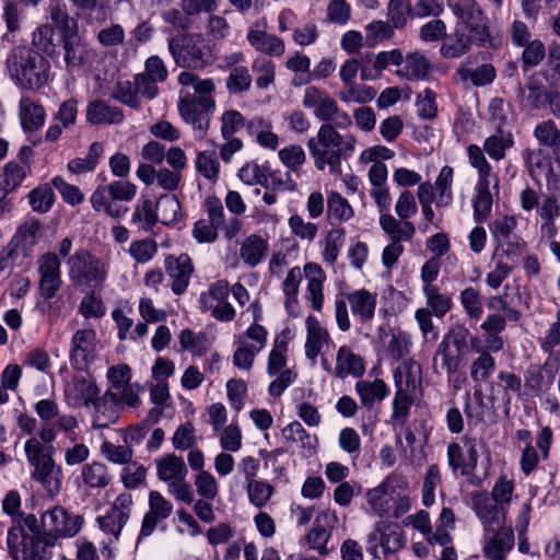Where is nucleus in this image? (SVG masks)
I'll return each instance as SVG.
<instances>
[{
    "mask_svg": "<svg viewBox=\"0 0 560 560\" xmlns=\"http://www.w3.org/2000/svg\"><path fill=\"white\" fill-rule=\"evenodd\" d=\"M352 135H341L331 124H323L317 135L307 140V149L318 171L326 166L332 175L341 174V160L349 159L355 148Z\"/></svg>",
    "mask_w": 560,
    "mask_h": 560,
    "instance_id": "1",
    "label": "nucleus"
},
{
    "mask_svg": "<svg viewBox=\"0 0 560 560\" xmlns=\"http://www.w3.org/2000/svg\"><path fill=\"white\" fill-rule=\"evenodd\" d=\"M10 79L22 90L36 91L49 81L50 63L30 46H14L5 59Z\"/></svg>",
    "mask_w": 560,
    "mask_h": 560,
    "instance_id": "2",
    "label": "nucleus"
},
{
    "mask_svg": "<svg viewBox=\"0 0 560 560\" xmlns=\"http://www.w3.org/2000/svg\"><path fill=\"white\" fill-rule=\"evenodd\" d=\"M7 537L9 553L14 560H50L43 544V527L34 514L19 513Z\"/></svg>",
    "mask_w": 560,
    "mask_h": 560,
    "instance_id": "3",
    "label": "nucleus"
},
{
    "mask_svg": "<svg viewBox=\"0 0 560 560\" xmlns=\"http://www.w3.org/2000/svg\"><path fill=\"white\" fill-rule=\"evenodd\" d=\"M471 44L494 47L489 32L488 18L481 8L456 24L454 34L448 36L441 46V54L445 58H458L469 50Z\"/></svg>",
    "mask_w": 560,
    "mask_h": 560,
    "instance_id": "4",
    "label": "nucleus"
},
{
    "mask_svg": "<svg viewBox=\"0 0 560 560\" xmlns=\"http://www.w3.org/2000/svg\"><path fill=\"white\" fill-rule=\"evenodd\" d=\"M471 44L494 47L489 32L488 18L481 8L456 24L454 34L448 36L441 46V54L445 58H458L469 50Z\"/></svg>",
    "mask_w": 560,
    "mask_h": 560,
    "instance_id": "5",
    "label": "nucleus"
},
{
    "mask_svg": "<svg viewBox=\"0 0 560 560\" xmlns=\"http://www.w3.org/2000/svg\"><path fill=\"white\" fill-rule=\"evenodd\" d=\"M406 489V481L401 475L390 474L384 481L365 493L371 511L380 516L390 515L399 518L409 510V499L401 495Z\"/></svg>",
    "mask_w": 560,
    "mask_h": 560,
    "instance_id": "6",
    "label": "nucleus"
},
{
    "mask_svg": "<svg viewBox=\"0 0 560 560\" xmlns=\"http://www.w3.org/2000/svg\"><path fill=\"white\" fill-rule=\"evenodd\" d=\"M168 51L177 67L201 70L211 65V49L200 33H184L167 40Z\"/></svg>",
    "mask_w": 560,
    "mask_h": 560,
    "instance_id": "7",
    "label": "nucleus"
},
{
    "mask_svg": "<svg viewBox=\"0 0 560 560\" xmlns=\"http://www.w3.org/2000/svg\"><path fill=\"white\" fill-rule=\"evenodd\" d=\"M67 265L69 266V278L75 287L82 291L102 289L107 277L105 264L89 250H77L68 258Z\"/></svg>",
    "mask_w": 560,
    "mask_h": 560,
    "instance_id": "8",
    "label": "nucleus"
},
{
    "mask_svg": "<svg viewBox=\"0 0 560 560\" xmlns=\"http://www.w3.org/2000/svg\"><path fill=\"white\" fill-rule=\"evenodd\" d=\"M137 186L128 180H114L108 185L98 186L92 194L90 201L95 211H104L113 219H119L127 213L128 208L118 205L135 198Z\"/></svg>",
    "mask_w": 560,
    "mask_h": 560,
    "instance_id": "9",
    "label": "nucleus"
},
{
    "mask_svg": "<svg viewBox=\"0 0 560 560\" xmlns=\"http://www.w3.org/2000/svg\"><path fill=\"white\" fill-rule=\"evenodd\" d=\"M213 109L214 100L211 96L187 94L178 102V112L182 118L194 127L199 139L203 138L209 129Z\"/></svg>",
    "mask_w": 560,
    "mask_h": 560,
    "instance_id": "10",
    "label": "nucleus"
},
{
    "mask_svg": "<svg viewBox=\"0 0 560 560\" xmlns=\"http://www.w3.org/2000/svg\"><path fill=\"white\" fill-rule=\"evenodd\" d=\"M100 388L92 381L83 376H74L65 388L67 402L77 408L92 405L95 409L94 427L105 428L108 422H101V411L104 401L100 399Z\"/></svg>",
    "mask_w": 560,
    "mask_h": 560,
    "instance_id": "11",
    "label": "nucleus"
},
{
    "mask_svg": "<svg viewBox=\"0 0 560 560\" xmlns=\"http://www.w3.org/2000/svg\"><path fill=\"white\" fill-rule=\"evenodd\" d=\"M396 393L393 400V421H405L413 404L416 378L410 365L399 366L394 372Z\"/></svg>",
    "mask_w": 560,
    "mask_h": 560,
    "instance_id": "12",
    "label": "nucleus"
},
{
    "mask_svg": "<svg viewBox=\"0 0 560 560\" xmlns=\"http://www.w3.org/2000/svg\"><path fill=\"white\" fill-rule=\"evenodd\" d=\"M42 527L45 550L52 547L59 537L73 536L79 532L77 522L61 506H55L42 515Z\"/></svg>",
    "mask_w": 560,
    "mask_h": 560,
    "instance_id": "13",
    "label": "nucleus"
},
{
    "mask_svg": "<svg viewBox=\"0 0 560 560\" xmlns=\"http://www.w3.org/2000/svg\"><path fill=\"white\" fill-rule=\"evenodd\" d=\"M472 509L486 532L490 533L508 528L504 526L505 508L498 504L487 492H477L472 495Z\"/></svg>",
    "mask_w": 560,
    "mask_h": 560,
    "instance_id": "14",
    "label": "nucleus"
},
{
    "mask_svg": "<svg viewBox=\"0 0 560 560\" xmlns=\"http://www.w3.org/2000/svg\"><path fill=\"white\" fill-rule=\"evenodd\" d=\"M96 332L94 329H80L71 339L70 363L79 371H84L95 359Z\"/></svg>",
    "mask_w": 560,
    "mask_h": 560,
    "instance_id": "15",
    "label": "nucleus"
},
{
    "mask_svg": "<svg viewBox=\"0 0 560 560\" xmlns=\"http://www.w3.org/2000/svg\"><path fill=\"white\" fill-rule=\"evenodd\" d=\"M165 268L168 277L172 279V291L176 295L183 294L194 272V266L187 254H180L177 257L167 256L165 258Z\"/></svg>",
    "mask_w": 560,
    "mask_h": 560,
    "instance_id": "16",
    "label": "nucleus"
},
{
    "mask_svg": "<svg viewBox=\"0 0 560 560\" xmlns=\"http://www.w3.org/2000/svg\"><path fill=\"white\" fill-rule=\"evenodd\" d=\"M491 533L492 535L485 539L482 547L485 557L488 560H505L515 542L512 528H502Z\"/></svg>",
    "mask_w": 560,
    "mask_h": 560,
    "instance_id": "17",
    "label": "nucleus"
},
{
    "mask_svg": "<svg viewBox=\"0 0 560 560\" xmlns=\"http://www.w3.org/2000/svg\"><path fill=\"white\" fill-rule=\"evenodd\" d=\"M63 49V60L68 71L82 68L91 59V50L86 42L79 36L60 40Z\"/></svg>",
    "mask_w": 560,
    "mask_h": 560,
    "instance_id": "18",
    "label": "nucleus"
},
{
    "mask_svg": "<svg viewBox=\"0 0 560 560\" xmlns=\"http://www.w3.org/2000/svg\"><path fill=\"white\" fill-rule=\"evenodd\" d=\"M364 372L365 364L363 359L353 353L349 347H340L336 357L335 375L339 378H345L348 375L361 377Z\"/></svg>",
    "mask_w": 560,
    "mask_h": 560,
    "instance_id": "19",
    "label": "nucleus"
},
{
    "mask_svg": "<svg viewBox=\"0 0 560 560\" xmlns=\"http://www.w3.org/2000/svg\"><path fill=\"white\" fill-rule=\"evenodd\" d=\"M50 19L54 26L59 32L60 40L79 36V25L75 18L68 12L66 4L59 1L51 2L49 5Z\"/></svg>",
    "mask_w": 560,
    "mask_h": 560,
    "instance_id": "20",
    "label": "nucleus"
},
{
    "mask_svg": "<svg viewBox=\"0 0 560 560\" xmlns=\"http://www.w3.org/2000/svg\"><path fill=\"white\" fill-rule=\"evenodd\" d=\"M352 314L360 318L362 323L370 322L375 314L376 295L365 289L355 290L347 293Z\"/></svg>",
    "mask_w": 560,
    "mask_h": 560,
    "instance_id": "21",
    "label": "nucleus"
},
{
    "mask_svg": "<svg viewBox=\"0 0 560 560\" xmlns=\"http://www.w3.org/2000/svg\"><path fill=\"white\" fill-rule=\"evenodd\" d=\"M156 474L160 480L168 486L174 481L186 479L188 469L182 457L175 454H167L156 459Z\"/></svg>",
    "mask_w": 560,
    "mask_h": 560,
    "instance_id": "22",
    "label": "nucleus"
},
{
    "mask_svg": "<svg viewBox=\"0 0 560 560\" xmlns=\"http://www.w3.org/2000/svg\"><path fill=\"white\" fill-rule=\"evenodd\" d=\"M24 450L27 462L34 467V471L32 474L40 472L43 466L48 468L49 465L56 464L52 458L55 452L54 446L43 445L36 438L28 439L25 442Z\"/></svg>",
    "mask_w": 560,
    "mask_h": 560,
    "instance_id": "23",
    "label": "nucleus"
},
{
    "mask_svg": "<svg viewBox=\"0 0 560 560\" xmlns=\"http://www.w3.org/2000/svg\"><path fill=\"white\" fill-rule=\"evenodd\" d=\"M377 532L381 533V548L385 557L405 547L404 530L397 523L380 521L377 522Z\"/></svg>",
    "mask_w": 560,
    "mask_h": 560,
    "instance_id": "24",
    "label": "nucleus"
},
{
    "mask_svg": "<svg viewBox=\"0 0 560 560\" xmlns=\"http://www.w3.org/2000/svg\"><path fill=\"white\" fill-rule=\"evenodd\" d=\"M86 119L92 125L118 124L122 121V110L110 106L102 100H95L88 105Z\"/></svg>",
    "mask_w": 560,
    "mask_h": 560,
    "instance_id": "25",
    "label": "nucleus"
},
{
    "mask_svg": "<svg viewBox=\"0 0 560 560\" xmlns=\"http://www.w3.org/2000/svg\"><path fill=\"white\" fill-rule=\"evenodd\" d=\"M303 272L308 280L307 291L312 301V307L320 311L324 303L323 283L326 278L324 270L318 264L307 262Z\"/></svg>",
    "mask_w": 560,
    "mask_h": 560,
    "instance_id": "26",
    "label": "nucleus"
},
{
    "mask_svg": "<svg viewBox=\"0 0 560 560\" xmlns=\"http://www.w3.org/2000/svg\"><path fill=\"white\" fill-rule=\"evenodd\" d=\"M355 390L360 397L361 405L366 409H372L374 402L381 401L387 397L389 389L381 378L370 381H359L355 384Z\"/></svg>",
    "mask_w": 560,
    "mask_h": 560,
    "instance_id": "27",
    "label": "nucleus"
},
{
    "mask_svg": "<svg viewBox=\"0 0 560 560\" xmlns=\"http://www.w3.org/2000/svg\"><path fill=\"white\" fill-rule=\"evenodd\" d=\"M330 518L331 516L326 512L318 514L306 536L310 547L318 550L322 556H326L329 552L326 545L330 537V530L328 529Z\"/></svg>",
    "mask_w": 560,
    "mask_h": 560,
    "instance_id": "28",
    "label": "nucleus"
},
{
    "mask_svg": "<svg viewBox=\"0 0 560 560\" xmlns=\"http://www.w3.org/2000/svg\"><path fill=\"white\" fill-rule=\"evenodd\" d=\"M247 39L257 50L275 56H281L284 52L283 40L272 34L258 30H250Z\"/></svg>",
    "mask_w": 560,
    "mask_h": 560,
    "instance_id": "29",
    "label": "nucleus"
},
{
    "mask_svg": "<svg viewBox=\"0 0 560 560\" xmlns=\"http://www.w3.org/2000/svg\"><path fill=\"white\" fill-rule=\"evenodd\" d=\"M54 26L49 24H43L36 27L32 34V48L50 58L58 56L59 50L54 43Z\"/></svg>",
    "mask_w": 560,
    "mask_h": 560,
    "instance_id": "30",
    "label": "nucleus"
},
{
    "mask_svg": "<svg viewBox=\"0 0 560 560\" xmlns=\"http://www.w3.org/2000/svg\"><path fill=\"white\" fill-rule=\"evenodd\" d=\"M549 92L541 82L530 80L525 85H518L517 96L525 101L530 109H539L546 105Z\"/></svg>",
    "mask_w": 560,
    "mask_h": 560,
    "instance_id": "31",
    "label": "nucleus"
},
{
    "mask_svg": "<svg viewBox=\"0 0 560 560\" xmlns=\"http://www.w3.org/2000/svg\"><path fill=\"white\" fill-rule=\"evenodd\" d=\"M267 243L258 235H249L242 244L240 255L249 267L257 266L267 253Z\"/></svg>",
    "mask_w": 560,
    "mask_h": 560,
    "instance_id": "32",
    "label": "nucleus"
},
{
    "mask_svg": "<svg viewBox=\"0 0 560 560\" xmlns=\"http://www.w3.org/2000/svg\"><path fill=\"white\" fill-rule=\"evenodd\" d=\"M307 337L305 342V354L314 360L323 347V341L327 337V331L322 328L319 322L312 315L306 318Z\"/></svg>",
    "mask_w": 560,
    "mask_h": 560,
    "instance_id": "33",
    "label": "nucleus"
},
{
    "mask_svg": "<svg viewBox=\"0 0 560 560\" xmlns=\"http://www.w3.org/2000/svg\"><path fill=\"white\" fill-rule=\"evenodd\" d=\"M83 482L92 489H103L107 487L112 480V476L105 464L93 462L82 467Z\"/></svg>",
    "mask_w": 560,
    "mask_h": 560,
    "instance_id": "34",
    "label": "nucleus"
},
{
    "mask_svg": "<svg viewBox=\"0 0 560 560\" xmlns=\"http://www.w3.org/2000/svg\"><path fill=\"white\" fill-rule=\"evenodd\" d=\"M42 230V223L37 219H30L18 228L16 233L12 237L11 245L14 248L27 249L34 246L38 241Z\"/></svg>",
    "mask_w": 560,
    "mask_h": 560,
    "instance_id": "35",
    "label": "nucleus"
},
{
    "mask_svg": "<svg viewBox=\"0 0 560 560\" xmlns=\"http://www.w3.org/2000/svg\"><path fill=\"white\" fill-rule=\"evenodd\" d=\"M404 69L397 70V74L407 80H423L428 77L431 65L429 60L419 52L407 55Z\"/></svg>",
    "mask_w": 560,
    "mask_h": 560,
    "instance_id": "36",
    "label": "nucleus"
},
{
    "mask_svg": "<svg viewBox=\"0 0 560 560\" xmlns=\"http://www.w3.org/2000/svg\"><path fill=\"white\" fill-rule=\"evenodd\" d=\"M21 105V120L25 130L33 131L39 129L44 125L45 110L40 105L31 101L30 97H23Z\"/></svg>",
    "mask_w": 560,
    "mask_h": 560,
    "instance_id": "37",
    "label": "nucleus"
},
{
    "mask_svg": "<svg viewBox=\"0 0 560 560\" xmlns=\"http://www.w3.org/2000/svg\"><path fill=\"white\" fill-rule=\"evenodd\" d=\"M513 137L510 132L497 129V132L488 137L483 148L490 158L500 161L505 156V150L513 145Z\"/></svg>",
    "mask_w": 560,
    "mask_h": 560,
    "instance_id": "38",
    "label": "nucleus"
},
{
    "mask_svg": "<svg viewBox=\"0 0 560 560\" xmlns=\"http://www.w3.org/2000/svg\"><path fill=\"white\" fill-rule=\"evenodd\" d=\"M32 478L38 481L50 495L58 494L61 490L62 469L60 466L49 465L42 467L40 472L32 474Z\"/></svg>",
    "mask_w": 560,
    "mask_h": 560,
    "instance_id": "39",
    "label": "nucleus"
},
{
    "mask_svg": "<svg viewBox=\"0 0 560 560\" xmlns=\"http://www.w3.org/2000/svg\"><path fill=\"white\" fill-rule=\"evenodd\" d=\"M492 196L490 192V180H478L477 196L474 200V212L477 222L483 221L490 213Z\"/></svg>",
    "mask_w": 560,
    "mask_h": 560,
    "instance_id": "40",
    "label": "nucleus"
},
{
    "mask_svg": "<svg viewBox=\"0 0 560 560\" xmlns=\"http://www.w3.org/2000/svg\"><path fill=\"white\" fill-rule=\"evenodd\" d=\"M423 293L427 298L428 306L436 317H443L451 310V296L440 293L436 285H424Z\"/></svg>",
    "mask_w": 560,
    "mask_h": 560,
    "instance_id": "41",
    "label": "nucleus"
},
{
    "mask_svg": "<svg viewBox=\"0 0 560 560\" xmlns=\"http://www.w3.org/2000/svg\"><path fill=\"white\" fill-rule=\"evenodd\" d=\"M179 342L183 349L190 351L195 355H203L208 351L209 340L205 332H194L190 329L182 330Z\"/></svg>",
    "mask_w": 560,
    "mask_h": 560,
    "instance_id": "42",
    "label": "nucleus"
},
{
    "mask_svg": "<svg viewBox=\"0 0 560 560\" xmlns=\"http://www.w3.org/2000/svg\"><path fill=\"white\" fill-rule=\"evenodd\" d=\"M463 80H470L476 86L488 85L495 79V69L491 63H483L476 69H459Z\"/></svg>",
    "mask_w": 560,
    "mask_h": 560,
    "instance_id": "43",
    "label": "nucleus"
},
{
    "mask_svg": "<svg viewBox=\"0 0 560 560\" xmlns=\"http://www.w3.org/2000/svg\"><path fill=\"white\" fill-rule=\"evenodd\" d=\"M365 31V43L369 47H374L383 40H387L394 36V27L389 22L373 21L368 24Z\"/></svg>",
    "mask_w": 560,
    "mask_h": 560,
    "instance_id": "44",
    "label": "nucleus"
},
{
    "mask_svg": "<svg viewBox=\"0 0 560 560\" xmlns=\"http://www.w3.org/2000/svg\"><path fill=\"white\" fill-rule=\"evenodd\" d=\"M30 172V165H19L16 162L11 161L4 165L0 177L3 179L5 187L12 192L22 184Z\"/></svg>",
    "mask_w": 560,
    "mask_h": 560,
    "instance_id": "45",
    "label": "nucleus"
},
{
    "mask_svg": "<svg viewBox=\"0 0 560 560\" xmlns=\"http://www.w3.org/2000/svg\"><path fill=\"white\" fill-rule=\"evenodd\" d=\"M526 167L533 178L546 173H551V165L544 150H527L525 155Z\"/></svg>",
    "mask_w": 560,
    "mask_h": 560,
    "instance_id": "46",
    "label": "nucleus"
},
{
    "mask_svg": "<svg viewBox=\"0 0 560 560\" xmlns=\"http://www.w3.org/2000/svg\"><path fill=\"white\" fill-rule=\"evenodd\" d=\"M408 16H412V7L409 0H389L388 22L394 28H402Z\"/></svg>",
    "mask_w": 560,
    "mask_h": 560,
    "instance_id": "47",
    "label": "nucleus"
},
{
    "mask_svg": "<svg viewBox=\"0 0 560 560\" xmlns=\"http://www.w3.org/2000/svg\"><path fill=\"white\" fill-rule=\"evenodd\" d=\"M441 485L440 468L436 464L428 467L422 485V503L429 508L435 501V489Z\"/></svg>",
    "mask_w": 560,
    "mask_h": 560,
    "instance_id": "48",
    "label": "nucleus"
},
{
    "mask_svg": "<svg viewBox=\"0 0 560 560\" xmlns=\"http://www.w3.org/2000/svg\"><path fill=\"white\" fill-rule=\"evenodd\" d=\"M328 215L339 221H347L353 215V209L340 194L331 191L327 199Z\"/></svg>",
    "mask_w": 560,
    "mask_h": 560,
    "instance_id": "49",
    "label": "nucleus"
},
{
    "mask_svg": "<svg viewBox=\"0 0 560 560\" xmlns=\"http://www.w3.org/2000/svg\"><path fill=\"white\" fill-rule=\"evenodd\" d=\"M522 54V68L526 72L529 69L538 66L546 57L545 45L539 40L535 39L524 46Z\"/></svg>",
    "mask_w": 560,
    "mask_h": 560,
    "instance_id": "50",
    "label": "nucleus"
},
{
    "mask_svg": "<svg viewBox=\"0 0 560 560\" xmlns=\"http://www.w3.org/2000/svg\"><path fill=\"white\" fill-rule=\"evenodd\" d=\"M159 218L153 207V202L149 199H144L138 205L132 213V222H143L142 230L150 232L158 223Z\"/></svg>",
    "mask_w": 560,
    "mask_h": 560,
    "instance_id": "51",
    "label": "nucleus"
},
{
    "mask_svg": "<svg viewBox=\"0 0 560 560\" xmlns=\"http://www.w3.org/2000/svg\"><path fill=\"white\" fill-rule=\"evenodd\" d=\"M250 84L252 77L248 69L243 66L233 68L226 79V89L233 94L247 91Z\"/></svg>",
    "mask_w": 560,
    "mask_h": 560,
    "instance_id": "52",
    "label": "nucleus"
},
{
    "mask_svg": "<svg viewBox=\"0 0 560 560\" xmlns=\"http://www.w3.org/2000/svg\"><path fill=\"white\" fill-rule=\"evenodd\" d=\"M196 168L206 178L215 179L220 168L215 151L199 152L196 159Z\"/></svg>",
    "mask_w": 560,
    "mask_h": 560,
    "instance_id": "53",
    "label": "nucleus"
},
{
    "mask_svg": "<svg viewBox=\"0 0 560 560\" xmlns=\"http://www.w3.org/2000/svg\"><path fill=\"white\" fill-rule=\"evenodd\" d=\"M28 198L34 211L45 213L54 203V191L47 185L39 186L30 192Z\"/></svg>",
    "mask_w": 560,
    "mask_h": 560,
    "instance_id": "54",
    "label": "nucleus"
},
{
    "mask_svg": "<svg viewBox=\"0 0 560 560\" xmlns=\"http://www.w3.org/2000/svg\"><path fill=\"white\" fill-rule=\"evenodd\" d=\"M460 303L467 313V315L472 319H479L482 315V304L481 296L479 292L469 287L464 289L460 292Z\"/></svg>",
    "mask_w": 560,
    "mask_h": 560,
    "instance_id": "55",
    "label": "nucleus"
},
{
    "mask_svg": "<svg viewBox=\"0 0 560 560\" xmlns=\"http://www.w3.org/2000/svg\"><path fill=\"white\" fill-rule=\"evenodd\" d=\"M156 208L161 211V223L168 224L177 220L180 203L174 195H163L156 201Z\"/></svg>",
    "mask_w": 560,
    "mask_h": 560,
    "instance_id": "56",
    "label": "nucleus"
},
{
    "mask_svg": "<svg viewBox=\"0 0 560 560\" xmlns=\"http://www.w3.org/2000/svg\"><path fill=\"white\" fill-rule=\"evenodd\" d=\"M112 97L131 108L140 107V100L130 81L117 82L112 92Z\"/></svg>",
    "mask_w": 560,
    "mask_h": 560,
    "instance_id": "57",
    "label": "nucleus"
},
{
    "mask_svg": "<svg viewBox=\"0 0 560 560\" xmlns=\"http://www.w3.org/2000/svg\"><path fill=\"white\" fill-rule=\"evenodd\" d=\"M343 240L345 231L342 229H334L327 233L326 244L323 252V257L326 262L332 265L337 260Z\"/></svg>",
    "mask_w": 560,
    "mask_h": 560,
    "instance_id": "58",
    "label": "nucleus"
},
{
    "mask_svg": "<svg viewBox=\"0 0 560 560\" xmlns=\"http://www.w3.org/2000/svg\"><path fill=\"white\" fill-rule=\"evenodd\" d=\"M467 154L470 165L478 171V180H489L491 166L488 163L481 148L477 144H470L467 148Z\"/></svg>",
    "mask_w": 560,
    "mask_h": 560,
    "instance_id": "59",
    "label": "nucleus"
},
{
    "mask_svg": "<svg viewBox=\"0 0 560 560\" xmlns=\"http://www.w3.org/2000/svg\"><path fill=\"white\" fill-rule=\"evenodd\" d=\"M247 493L250 502L257 508L264 506L273 493V487L265 481H250L247 483Z\"/></svg>",
    "mask_w": 560,
    "mask_h": 560,
    "instance_id": "60",
    "label": "nucleus"
},
{
    "mask_svg": "<svg viewBox=\"0 0 560 560\" xmlns=\"http://www.w3.org/2000/svg\"><path fill=\"white\" fill-rule=\"evenodd\" d=\"M253 71L258 73L256 79L258 89H267L275 80V66L268 58H257L253 63Z\"/></svg>",
    "mask_w": 560,
    "mask_h": 560,
    "instance_id": "61",
    "label": "nucleus"
},
{
    "mask_svg": "<svg viewBox=\"0 0 560 560\" xmlns=\"http://www.w3.org/2000/svg\"><path fill=\"white\" fill-rule=\"evenodd\" d=\"M102 454L110 462L119 465L128 464L132 459V450L125 445H114L105 441L101 445Z\"/></svg>",
    "mask_w": 560,
    "mask_h": 560,
    "instance_id": "62",
    "label": "nucleus"
},
{
    "mask_svg": "<svg viewBox=\"0 0 560 560\" xmlns=\"http://www.w3.org/2000/svg\"><path fill=\"white\" fill-rule=\"evenodd\" d=\"M535 137L547 147L560 145V131L552 120L544 121L535 128Z\"/></svg>",
    "mask_w": 560,
    "mask_h": 560,
    "instance_id": "63",
    "label": "nucleus"
},
{
    "mask_svg": "<svg viewBox=\"0 0 560 560\" xmlns=\"http://www.w3.org/2000/svg\"><path fill=\"white\" fill-rule=\"evenodd\" d=\"M494 368V359L488 352H482L471 364V378L475 382L485 381L490 376Z\"/></svg>",
    "mask_w": 560,
    "mask_h": 560,
    "instance_id": "64",
    "label": "nucleus"
}]
</instances>
